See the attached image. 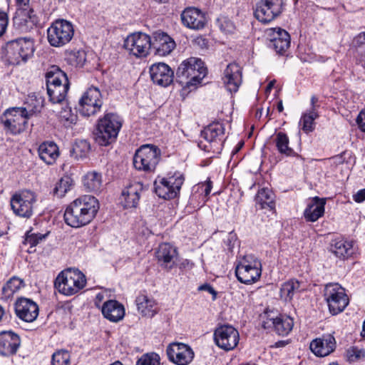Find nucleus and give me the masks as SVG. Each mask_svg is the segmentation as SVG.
Wrapping results in <instances>:
<instances>
[{
	"mask_svg": "<svg viewBox=\"0 0 365 365\" xmlns=\"http://www.w3.org/2000/svg\"><path fill=\"white\" fill-rule=\"evenodd\" d=\"M98 209L99 203L96 197L83 195L75 200L66 208L65 222L73 227L84 226L94 218Z\"/></svg>",
	"mask_w": 365,
	"mask_h": 365,
	"instance_id": "1",
	"label": "nucleus"
},
{
	"mask_svg": "<svg viewBox=\"0 0 365 365\" xmlns=\"http://www.w3.org/2000/svg\"><path fill=\"white\" fill-rule=\"evenodd\" d=\"M207 74L204 62L197 58H190L184 61L178 67L177 81L182 86L190 87L201 82Z\"/></svg>",
	"mask_w": 365,
	"mask_h": 365,
	"instance_id": "2",
	"label": "nucleus"
},
{
	"mask_svg": "<svg viewBox=\"0 0 365 365\" xmlns=\"http://www.w3.org/2000/svg\"><path fill=\"white\" fill-rule=\"evenodd\" d=\"M123 120L116 113H108L98 120L95 140L101 146H107L113 143L122 127Z\"/></svg>",
	"mask_w": 365,
	"mask_h": 365,
	"instance_id": "3",
	"label": "nucleus"
},
{
	"mask_svg": "<svg viewBox=\"0 0 365 365\" xmlns=\"http://www.w3.org/2000/svg\"><path fill=\"white\" fill-rule=\"evenodd\" d=\"M41 105L35 106L28 110L26 108H11L1 116V122L4 130L11 134H19L24 130L27 119L34 113L40 112Z\"/></svg>",
	"mask_w": 365,
	"mask_h": 365,
	"instance_id": "4",
	"label": "nucleus"
},
{
	"mask_svg": "<svg viewBox=\"0 0 365 365\" xmlns=\"http://www.w3.org/2000/svg\"><path fill=\"white\" fill-rule=\"evenodd\" d=\"M47 93L53 103H62L68 90L69 83L66 74L58 66L51 67L46 73Z\"/></svg>",
	"mask_w": 365,
	"mask_h": 365,
	"instance_id": "5",
	"label": "nucleus"
},
{
	"mask_svg": "<svg viewBox=\"0 0 365 365\" xmlns=\"http://www.w3.org/2000/svg\"><path fill=\"white\" fill-rule=\"evenodd\" d=\"M84 274L78 269L62 271L56 277L54 286L61 294L71 296L77 293L86 285Z\"/></svg>",
	"mask_w": 365,
	"mask_h": 365,
	"instance_id": "6",
	"label": "nucleus"
},
{
	"mask_svg": "<svg viewBox=\"0 0 365 365\" xmlns=\"http://www.w3.org/2000/svg\"><path fill=\"white\" fill-rule=\"evenodd\" d=\"M262 274V263L252 255H245L237 262L235 267V275L243 284H250L256 282Z\"/></svg>",
	"mask_w": 365,
	"mask_h": 365,
	"instance_id": "7",
	"label": "nucleus"
},
{
	"mask_svg": "<svg viewBox=\"0 0 365 365\" xmlns=\"http://www.w3.org/2000/svg\"><path fill=\"white\" fill-rule=\"evenodd\" d=\"M6 57L11 64L26 62L34 52V43L29 38H20L6 44Z\"/></svg>",
	"mask_w": 365,
	"mask_h": 365,
	"instance_id": "8",
	"label": "nucleus"
},
{
	"mask_svg": "<svg viewBox=\"0 0 365 365\" xmlns=\"http://www.w3.org/2000/svg\"><path fill=\"white\" fill-rule=\"evenodd\" d=\"M160 150L157 146L143 145L135 152L133 165L137 170L153 172L160 160Z\"/></svg>",
	"mask_w": 365,
	"mask_h": 365,
	"instance_id": "9",
	"label": "nucleus"
},
{
	"mask_svg": "<svg viewBox=\"0 0 365 365\" xmlns=\"http://www.w3.org/2000/svg\"><path fill=\"white\" fill-rule=\"evenodd\" d=\"M74 34L71 23L61 19L53 22L47 29V38L53 47L63 46L71 41Z\"/></svg>",
	"mask_w": 365,
	"mask_h": 365,
	"instance_id": "10",
	"label": "nucleus"
},
{
	"mask_svg": "<svg viewBox=\"0 0 365 365\" xmlns=\"http://www.w3.org/2000/svg\"><path fill=\"white\" fill-rule=\"evenodd\" d=\"M324 297L329 312L333 315L343 312L349 304V298L344 289L337 283H331L326 285Z\"/></svg>",
	"mask_w": 365,
	"mask_h": 365,
	"instance_id": "11",
	"label": "nucleus"
},
{
	"mask_svg": "<svg viewBox=\"0 0 365 365\" xmlns=\"http://www.w3.org/2000/svg\"><path fill=\"white\" fill-rule=\"evenodd\" d=\"M184 180L183 175L179 173H175L168 178H161L156 179L154 183L155 191L161 198H175L180 192Z\"/></svg>",
	"mask_w": 365,
	"mask_h": 365,
	"instance_id": "12",
	"label": "nucleus"
},
{
	"mask_svg": "<svg viewBox=\"0 0 365 365\" xmlns=\"http://www.w3.org/2000/svg\"><path fill=\"white\" fill-rule=\"evenodd\" d=\"M125 49L136 57L141 58L149 54L152 47L150 36L141 33H133L127 36L123 45Z\"/></svg>",
	"mask_w": 365,
	"mask_h": 365,
	"instance_id": "13",
	"label": "nucleus"
},
{
	"mask_svg": "<svg viewBox=\"0 0 365 365\" xmlns=\"http://www.w3.org/2000/svg\"><path fill=\"white\" fill-rule=\"evenodd\" d=\"M36 195L34 192L25 190L14 194L10 200L13 212L18 216L29 218L33 215Z\"/></svg>",
	"mask_w": 365,
	"mask_h": 365,
	"instance_id": "14",
	"label": "nucleus"
},
{
	"mask_svg": "<svg viewBox=\"0 0 365 365\" xmlns=\"http://www.w3.org/2000/svg\"><path fill=\"white\" fill-rule=\"evenodd\" d=\"M283 10V0H260L255 7V17L262 24L275 19Z\"/></svg>",
	"mask_w": 365,
	"mask_h": 365,
	"instance_id": "15",
	"label": "nucleus"
},
{
	"mask_svg": "<svg viewBox=\"0 0 365 365\" xmlns=\"http://www.w3.org/2000/svg\"><path fill=\"white\" fill-rule=\"evenodd\" d=\"M103 104L101 94L98 88H90L81 96L78 102V111L84 116L95 115L100 110Z\"/></svg>",
	"mask_w": 365,
	"mask_h": 365,
	"instance_id": "16",
	"label": "nucleus"
},
{
	"mask_svg": "<svg viewBox=\"0 0 365 365\" xmlns=\"http://www.w3.org/2000/svg\"><path fill=\"white\" fill-rule=\"evenodd\" d=\"M166 354L170 361L177 365H187L194 357V352L187 344L173 342L166 349Z\"/></svg>",
	"mask_w": 365,
	"mask_h": 365,
	"instance_id": "17",
	"label": "nucleus"
},
{
	"mask_svg": "<svg viewBox=\"0 0 365 365\" xmlns=\"http://www.w3.org/2000/svg\"><path fill=\"white\" fill-rule=\"evenodd\" d=\"M214 339L220 348L225 351H230L238 344L239 333L232 326H221L215 331Z\"/></svg>",
	"mask_w": 365,
	"mask_h": 365,
	"instance_id": "18",
	"label": "nucleus"
},
{
	"mask_svg": "<svg viewBox=\"0 0 365 365\" xmlns=\"http://www.w3.org/2000/svg\"><path fill=\"white\" fill-rule=\"evenodd\" d=\"M14 306L16 316L24 322H32L38 315V305L30 299L19 298Z\"/></svg>",
	"mask_w": 365,
	"mask_h": 365,
	"instance_id": "19",
	"label": "nucleus"
},
{
	"mask_svg": "<svg viewBox=\"0 0 365 365\" xmlns=\"http://www.w3.org/2000/svg\"><path fill=\"white\" fill-rule=\"evenodd\" d=\"M270 44L277 53L284 54L290 46V36L287 31L281 28H271L267 30Z\"/></svg>",
	"mask_w": 365,
	"mask_h": 365,
	"instance_id": "20",
	"label": "nucleus"
},
{
	"mask_svg": "<svg viewBox=\"0 0 365 365\" xmlns=\"http://www.w3.org/2000/svg\"><path fill=\"white\" fill-rule=\"evenodd\" d=\"M14 23L19 29L28 31L38 23V18L33 9L27 4L26 6H19L14 17Z\"/></svg>",
	"mask_w": 365,
	"mask_h": 365,
	"instance_id": "21",
	"label": "nucleus"
},
{
	"mask_svg": "<svg viewBox=\"0 0 365 365\" xmlns=\"http://www.w3.org/2000/svg\"><path fill=\"white\" fill-rule=\"evenodd\" d=\"M150 78L154 83L166 87L173 81L174 73L164 63H154L150 67Z\"/></svg>",
	"mask_w": 365,
	"mask_h": 365,
	"instance_id": "22",
	"label": "nucleus"
},
{
	"mask_svg": "<svg viewBox=\"0 0 365 365\" xmlns=\"http://www.w3.org/2000/svg\"><path fill=\"white\" fill-rule=\"evenodd\" d=\"M21 345L18 334L11 331L0 332V354L10 356L15 354Z\"/></svg>",
	"mask_w": 365,
	"mask_h": 365,
	"instance_id": "23",
	"label": "nucleus"
},
{
	"mask_svg": "<svg viewBox=\"0 0 365 365\" xmlns=\"http://www.w3.org/2000/svg\"><path fill=\"white\" fill-rule=\"evenodd\" d=\"M181 20L184 26L194 30L204 28L206 24L204 13L194 7L185 9L181 14Z\"/></svg>",
	"mask_w": 365,
	"mask_h": 365,
	"instance_id": "24",
	"label": "nucleus"
},
{
	"mask_svg": "<svg viewBox=\"0 0 365 365\" xmlns=\"http://www.w3.org/2000/svg\"><path fill=\"white\" fill-rule=\"evenodd\" d=\"M155 256L162 267L170 270L175 265V262L178 257V252L172 245L163 243L159 245L156 250Z\"/></svg>",
	"mask_w": 365,
	"mask_h": 365,
	"instance_id": "25",
	"label": "nucleus"
},
{
	"mask_svg": "<svg viewBox=\"0 0 365 365\" xmlns=\"http://www.w3.org/2000/svg\"><path fill=\"white\" fill-rule=\"evenodd\" d=\"M225 86L230 93L237 91L242 83L241 68L237 63H230L225 69L222 77Z\"/></svg>",
	"mask_w": 365,
	"mask_h": 365,
	"instance_id": "26",
	"label": "nucleus"
},
{
	"mask_svg": "<svg viewBox=\"0 0 365 365\" xmlns=\"http://www.w3.org/2000/svg\"><path fill=\"white\" fill-rule=\"evenodd\" d=\"M143 185L140 182H130L122 192L121 203L125 208L135 207L140 200Z\"/></svg>",
	"mask_w": 365,
	"mask_h": 365,
	"instance_id": "27",
	"label": "nucleus"
},
{
	"mask_svg": "<svg viewBox=\"0 0 365 365\" xmlns=\"http://www.w3.org/2000/svg\"><path fill=\"white\" fill-rule=\"evenodd\" d=\"M335 339L331 335L323 336L313 340L310 344V349L317 356H326L335 349Z\"/></svg>",
	"mask_w": 365,
	"mask_h": 365,
	"instance_id": "28",
	"label": "nucleus"
},
{
	"mask_svg": "<svg viewBox=\"0 0 365 365\" xmlns=\"http://www.w3.org/2000/svg\"><path fill=\"white\" fill-rule=\"evenodd\" d=\"M152 46L155 52L160 56L170 54L175 47V43L173 38L163 32H156L153 35Z\"/></svg>",
	"mask_w": 365,
	"mask_h": 365,
	"instance_id": "29",
	"label": "nucleus"
},
{
	"mask_svg": "<svg viewBox=\"0 0 365 365\" xmlns=\"http://www.w3.org/2000/svg\"><path fill=\"white\" fill-rule=\"evenodd\" d=\"M103 317L113 322H118L125 316V308L122 304L116 300L110 299L101 306Z\"/></svg>",
	"mask_w": 365,
	"mask_h": 365,
	"instance_id": "30",
	"label": "nucleus"
},
{
	"mask_svg": "<svg viewBox=\"0 0 365 365\" xmlns=\"http://www.w3.org/2000/svg\"><path fill=\"white\" fill-rule=\"evenodd\" d=\"M135 303L138 312L145 317H153L160 309L158 302L153 297L145 294L138 295Z\"/></svg>",
	"mask_w": 365,
	"mask_h": 365,
	"instance_id": "31",
	"label": "nucleus"
},
{
	"mask_svg": "<svg viewBox=\"0 0 365 365\" xmlns=\"http://www.w3.org/2000/svg\"><path fill=\"white\" fill-rule=\"evenodd\" d=\"M326 204L325 198L314 197L308 203L307 208L304 212V216L307 221L315 222L324 213V206Z\"/></svg>",
	"mask_w": 365,
	"mask_h": 365,
	"instance_id": "32",
	"label": "nucleus"
},
{
	"mask_svg": "<svg viewBox=\"0 0 365 365\" xmlns=\"http://www.w3.org/2000/svg\"><path fill=\"white\" fill-rule=\"evenodd\" d=\"M331 251L339 258H347L354 252V243L344 239L337 238L332 241Z\"/></svg>",
	"mask_w": 365,
	"mask_h": 365,
	"instance_id": "33",
	"label": "nucleus"
},
{
	"mask_svg": "<svg viewBox=\"0 0 365 365\" xmlns=\"http://www.w3.org/2000/svg\"><path fill=\"white\" fill-rule=\"evenodd\" d=\"M39 158L48 165L53 164L59 155L58 148L53 142H45L40 145Z\"/></svg>",
	"mask_w": 365,
	"mask_h": 365,
	"instance_id": "34",
	"label": "nucleus"
},
{
	"mask_svg": "<svg viewBox=\"0 0 365 365\" xmlns=\"http://www.w3.org/2000/svg\"><path fill=\"white\" fill-rule=\"evenodd\" d=\"M265 324L269 327L273 326L274 330L279 335H287L293 328L294 322L292 318L282 315L274 319H269Z\"/></svg>",
	"mask_w": 365,
	"mask_h": 365,
	"instance_id": "35",
	"label": "nucleus"
},
{
	"mask_svg": "<svg viewBox=\"0 0 365 365\" xmlns=\"http://www.w3.org/2000/svg\"><path fill=\"white\" fill-rule=\"evenodd\" d=\"M225 128L220 123H213L209 125L202 133V137L210 143L221 141L224 135Z\"/></svg>",
	"mask_w": 365,
	"mask_h": 365,
	"instance_id": "36",
	"label": "nucleus"
},
{
	"mask_svg": "<svg viewBox=\"0 0 365 365\" xmlns=\"http://www.w3.org/2000/svg\"><path fill=\"white\" fill-rule=\"evenodd\" d=\"M255 200L257 205H259L260 209L272 210L274 208V195L267 187H263L258 191Z\"/></svg>",
	"mask_w": 365,
	"mask_h": 365,
	"instance_id": "37",
	"label": "nucleus"
},
{
	"mask_svg": "<svg viewBox=\"0 0 365 365\" xmlns=\"http://www.w3.org/2000/svg\"><path fill=\"white\" fill-rule=\"evenodd\" d=\"M303 290L301 284L295 279H290L282 284L280 295L285 301H290L298 292Z\"/></svg>",
	"mask_w": 365,
	"mask_h": 365,
	"instance_id": "38",
	"label": "nucleus"
},
{
	"mask_svg": "<svg viewBox=\"0 0 365 365\" xmlns=\"http://www.w3.org/2000/svg\"><path fill=\"white\" fill-rule=\"evenodd\" d=\"M84 187L89 191L97 192L102 186V176L96 171L88 172L83 179Z\"/></svg>",
	"mask_w": 365,
	"mask_h": 365,
	"instance_id": "39",
	"label": "nucleus"
},
{
	"mask_svg": "<svg viewBox=\"0 0 365 365\" xmlns=\"http://www.w3.org/2000/svg\"><path fill=\"white\" fill-rule=\"evenodd\" d=\"M274 142L279 153L286 156H292L295 154L294 150L289 147V140L287 134L282 132L277 133Z\"/></svg>",
	"mask_w": 365,
	"mask_h": 365,
	"instance_id": "40",
	"label": "nucleus"
},
{
	"mask_svg": "<svg viewBox=\"0 0 365 365\" xmlns=\"http://www.w3.org/2000/svg\"><path fill=\"white\" fill-rule=\"evenodd\" d=\"M65 59L72 66L82 67L86 61V53L82 49L68 51Z\"/></svg>",
	"mask_w": 365,
	"mask_h": 365,
	"instance_id": "41",
	"label": "nucleus"
},
{
	"mask_svg": "<svg viewBox=\"0 0 365 365\" xmlns=\"http://www.w3.org/2000/svg\"><path fill=\"white\" fill-rule=\"evenodd\" d=\"M24 286V282L19 277H13L2 288L4 298L8 299Z\"/></svg>",
	"mask_w": 365,
	"mask_h": 365,
	"instance_id": "42",
	"label": "nucleus"
},
{
	"mask_svg": "<svg viewBox=\"0 0 365 365\" xmlns=\"http://www.w3.org/2000/svg\"><path fill=\"white\" fill-rule=\"evenodd\" d=\"M90 148V144L86 140H77L71 150V155L76 160L83 159L87 156Z\"/></svg>",
	"mask_w": 365,
	"mask_h": 365,
	"instance_id": "43",
	"label": "nucleus"
},
{
	"mask_svg": "<svg viewBox=\"0 0 365 365\" xmlns=\"http://www.w3.org/2000/svg\"><path fill=\"white\" fill-rule=\"evenodd\" d=\"M59 121L66 127L70 128L74 125L77 120V116L74 115L71 108L67 105L63 106L61 110L58 112Z\"/></svg>",
	"mask_w": 365,
	"mask_h": 365,
	"instance_id": "44",
	"label": "nucleus"
},
{
	"mask_svg": "<svg viewBox=\"0 0 365 365\" xmlns=\"http://www.w3.org/2000/svg\"><path fill=\"white\" fill-rule=\"evenodd\" d=\"M318 117L317 113L312 109L309 113H304L300 120L302 129L305 133L312 132L314 129V120Z\"/></svg>",
	"mask_w": 365,
	"mask_h": 365,
	"instance_id": "45",
	"label": "nucleus"
},
{
	"mask_svg": "<svg viewBox=\"0 0 365 365\" xmlns=\"http://www.w3.org/2000/svg\"><path fill=\"white\" fill-rule=\"evenodd\" d=\"M46 236V235L35 233L33 232L31 230H29L26 233V237L24 241V245H29L30 246L28 252L30 253L33 252L34 250H33L32 249L34 248L41 241L45 239Z\"/></svg>",
	"mask_w": 365,
	"mask_h": 365,
	"instance_id": "46",
	"label": "nucleus"
},
{
	"mask_svg": "<svg viewBox=\"0 0 365 365\" xmlns=\"http://www.w3.org/2000/svg\"><path fill=\"white\" fill-rule=\"evenodd\" d=\"M72 186V180L68 177L62 178L59 182L56 185L53 190L54 194L59 197H63L66 193L70 190Z\"/></svg>",
	"mask_w": 365,
	"mask_h": 365,
	"instance_id": "47",
	"label": "nucleus"
},
{
	"mask_svg": "<svg viewBox=\"0 0 365 365\" xmlns=\"http://www.w3.org/2000/svg\"><path fill=\"white\" fill-rule=\"evenodd\" d=\"M52 365H68L70 364V354L66 350H58L53 354Z\"/></svg>",
	"mask_w": 365,
	"mask_h": 365,
	"instance_id": "48",
	"label": "nucleus"
},
{
	"mask_svg": "<svg viewBox=\"0 0 365 365\" xmlns=\"http://www.w3.org/2000/svg\"><path fill=\"white\" fill-rule=\"evenodd\" d=\"M160 356L155 353L143 354L137 361L136 365H160Z\"/></svg>",
	"mask_w": 365,
	"mask_h": 365,
	"instance_id": "49",
	"label": "nucleus"
},
{
	"mask_svg": "<svg viewBox=\"0 0 365 365\" xmlns=\"http://www.w3.org/2000/svg\"><path fill=\"white\" fill-rule=\"evenodd\" d=\"M212 187V182L210 180L199 183L197 185V190L204 193L205 196H208L210 195Z\"/></svg>",
	"mask_w": 365,
	"mask_h": 365,
	"instance_id": "50",
	"label": "nucleus"
},
{
	"mask_svg": "<svg viewBox=\"0 0 365 365\" xmlns=\"http://www.w3.org/2000/svg\"><path fill=\"white\" fill-rule=\"evenodd\" d=\"M8 25V16L4 12H0V36H1L6 31Z\"/></svg>",
	"mask_w": 365,
	"mask_h": 365,
	"instance_id": "51",
	"label": "nucleus"
},
{
	"mask_svg": "<svg viewBox=\"0 0 365 365\" xmlns=\"http://www.w3.org/2000/svg\"><path fill=\"white\" fill-rule=\"evenodd\" d=\"M356 123L359 128V129L365 133V110H361L357 118H356Z\"/></svg>",
	"mask_w": 365,
	"mask_h": 365,
	"instance_id": "52",
	"label": "nucleus"
},
{
	"mask_svg": "<svg viewBox=\"0 0 365 365\" xmlns=\"http://www.w3.org/2000/svg\"><path fill=\"white\" fill-rule=\"evenodd\" d=\"M220 29L225 33H232L235 29V26L230 21L224 20L220 25Z\"/></svg>",
	"mask_w": 365,
	"mask_h": 365,
	"instance_id": "53",
	"label": "nucleus"
},
{
	"mask_svg": "<svg viewBox=\"0 0 365 365\" xmlns=\"http://www.w3.org/2000/svg\"><path fill=\"white\" fill-rule=\"evenodd\" d=\"M353 198L356 202H362L365 200V188L359 190L355 195H354Z\"/></svg>",
	"mask_w": 365,
	"mask_h": 365,
	"instance_id": "54",
	"label": "nucleus"
},
{
	"mask_svg": "<svg viewBox=\"0 0 365 365\" xmlns=\"http://www.w3.org/2000/svg\"><path fill=\"white\" fill-rule=\"evenodd\" d=\"M198 289L200 291H207L209 293L213 294L215 298L216 297V294H217L216 292L210 285H209L207 284H202V285L200 286Z\"/></svg>",
	"mask_w": 365,
	"mask_h": 365,
	"instance_id": "55",
	"label": "nucleus"
},
{
	"mask_svg": "<svg viewBox=\"0 0 365 365\" xmlns=\"http://www.w3.org/2000/svg\"><path fill=\"white\" fill-rule=\"evenodd\" d=\"M106 293L105 292H99L96 296L95 304L96 306L100 307V303L105 299Z\"/></svg>",
	"mask_w": 365,
	"mask_h": 365,
	"instance_id": "56",
	"label": "nucleus"
},
{
	"mask_svg": "<svg viewBox=\"0 0 365 365\" xmlns=\"http://www.w3.org/2000/svg\"><path fill=\"white\" fill-rule=\"evenodd\" d=\"M192 267H193V264L192 262H190L188 259H185L180 264V267H184V268L187 267L189 269H191Z\"/></svg>",
	"mask_w": 365,
	"mask_h": 365,
	"instance_id": "57",
	"label": "nucleus"
},
{
	"mask_svg": "<svg viewBox=\"0 0 365 365\" xmlns=\"http://www.w3.org/2000/svg\"><path fill=\"white\" fill-rule=\"evenodd\" d=\"M16 1L19 6H26L27 4H29V2L30 0H16Z\"/></svg>",
	"mask_w": 365,
	"mask_h": 365,
	"instance_id": "58",
	"label": "nucleus"
},
{
	"mask_svg": "<svg viewBox=\"0 0 365 365\" xmlns=\"http://www.w3.org/2000/svg\"><path fill=\"white\" fill-rule=\"evenodd\" d=\"M333 160L335 163H342V156L341 155H336L333 158Z\"/></svg>",
	"mask_w": 365,
	"mask_h": 365,
	"instance_id": "59",
	"label": "nucleus"
},
{
	"mask_svg": "<svg viewBox=\"0 0 365 365\" xmlns=\"http://www.w3.org/2000/svg\"><path fill=\"white\" fill-rule=\"evenodd\" d=\"M274 84V81H270L268 83V85L267 86L266 91L269 92L272 89Z\"/></svg>",
	"mask_w": 365,
	"mask_h": 365,
	"instance_id": "60",
	"label": "nucleus"
},
{
	"mask_svg": "<svg viewBox=\"0 0 365 365\" xmlns=\"http://www.w3.org/2000/svg\"><path fill=\"white\" fill-rule=\"evenodd\" d=\"M317 101H318V99L315 96H312V98H311V103H312V109H314V110H315L314 105L317 102Z\"/></svg>",
	"mask_w": 365,
	"mask_h": 365,
	"instance_id": "61",
	"label": "nucleus"
},
{
	"mask_svg": "<svg viewBox=\"0 0 365 365\" xmlns=\"http://www.w3.org/2000/svg\"><path fill=\"white\" fill-rule=\"evenodd\" d=\"M283 109H284V107L282 105V101H280L277 105V110H279V112H282L283 110Z\"/></svg>",
	"mask_w": 365,
	"mask_h": 365,
	"instance_id": "62",
	"label": "nucleus"
},
{
	"mask_svg": "<svg viewBox=\"0 0 365 365\" xmlns=\"http://www.w3.org/2000/svg\"><path fill=\"white\" fill-rule=\"evenodd\" d=\"M228 240L230 242L233 241V240H236V235L233 234V233H230Z\"/></svg>",
	"mask_w": 365,
	"mask_h": 365,
	"instance_id": "63",
	"label": "nucleus"
},
{
	"mask_svg": "<svg viewBox=\"0 0 365 365\" xmlns=\"http://www.w3.org/2000/svg\"><path fill=\"white\" fill-rule=\"evenodd\" d=\"M356 351H357V354H356V357H360L361 356H364L365 354V352L364 350H358Z\"/></svg>",
	"mask_w": 365,
	"mask_h": 365,
	"instance_id": "64",
	"label": "nucleus"
}]
</instances>
